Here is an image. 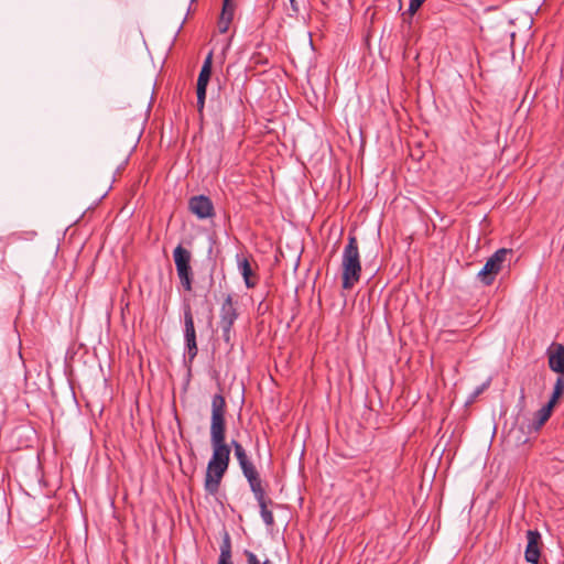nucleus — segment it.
I'll return each instance as SVG.
<instances>
[{
    "instance_id": "obj_1",
    "label": "nucleus",
    "mask_w": 564,
    "mask_h": 564,
    "mask_svg": "<svg viewBox=\"0 0 564 564\" xmlns=\"http://www.w3.org/2000/svg\"><path fill=\"white\" fill-rule=\"evenodd\" d=\"M226 412L227 403L224 395L220 393L215 394L212 398L209 429L213 454L207 464L204 480V489L210 496L218 494L221 480L230 463V446L226 443Z\"/></svg>"
},
{
    "instance_id": "obj_2",
    "label": "nucleus",
    "mask_w": 564,
    "mask_h": 564,
    "mask_svg": "<svg viewBox=\"0 0 564 564\" xmlns=\"http://www.w3.org/2000/svg\"><path fill=\"white\" fill-rule=\"evenodd\" d=\"M343 289L350 290L359 282L361 275V263L356 236H348V243L343 252Z\"/></svg>"
},
{
    "instance_id": "obj_3",
    "label": "nucleus",
    "mask_w": 564,
    "mask_h": 564,
    "mask_svg": "<svg viewBox=\"0 0 564 564\" xmlns=\"http://www.w3.org/2000/svg\"><path fill=\"white\" fill-rule=\"evenodd\" d=\"M513 250L501 248L498 249L485 263L478 272V279L487 286L491 285L499 272L505 268V263H511Z\"/></svg>"
},
{
    "instance_id": "obj_4",
    "label": "nucleus",
    "mask_w": 564,
    "mask_h": 564,
    "mask_svg": "<svg viewBox=\"0 0 564 564\" xmlns=\"http://www.w3.org/2000/svg\"><path fill=\"white\" fill-rule=\"evenodd\" d=\"M173 258L182 286L185 291H192L191 252L182 245H178L173 251Z\"/></svg>"
},
{
    "instance_id": "obj_5",
    "label": "nucleus",
    "mask_w": 564,
    "mask_h": 564,
    "mask_svg": "<svg viewBox=\"0 0 564 564\" xmlns=\"http://www.w3.org/2000/svg\"><path fill=\"white\" fill-rule=\"evenodd\" d=\"M229 446L230 448H234L235 456L241 468L242 475L246 477L249 484V487L262 482L259 471L257 470L253 463L249 459L243 446L238 441L235 440L231 441Z\"/></svg>"
},
{
    "instance_id": "obj_6",
    "label": "nucleus",
    "mask_w": 564,
    "mask_h": 564,
    "mask_svg": "<svg viewBox=\"0 0 564 564\" xmlns=\"http://www.w3.org/2000/svg\"><path fill=\"white\" fill-rule=\"evenodd\" d=\"M184 341L187 360L189 364H192L197 356L198 348L196 341L194 316L192 313V307L188 303L184 305Z\"/></svg>"
},
{
    "instance_id": "obj_7",
    "label": "nucleus",
    "mask_w": 564,
    "mask_h": 564,
    "mask_svg": "<svg viewBox=\"0 0 564 564\" xmlns=\"http://www.w3.org/2000/svg\"><path fill=\"white\" fill-rule=\"evenodd\" d=\"M251 492L254 496V499L257 500L259 508H260V516L263 520V522L268 527H272L274 524V518L271 510H269V506L273 505V501L271 498L268 497L267 491L264 489L263 482L257 484L252 487H250Z\"/></svg>"
},
{
    "instance_id": "obj_8",
    "label": "nucleus",
    "mask_w": 564,
    "mask_h": 564,
    "mask_svg": "<svg viewBox=\"0 0 564 564\" xmlns=\"http://www.w3.org/2000/svg\"><path fill=\"white\" fill-rule=\"evenodd\" d=\"M188 209L198 219H207L215 216V207L212 199L206 195H195L188 199Z\"/></svg>"
},
{
    "instance_id": "obj_9",
    "label": "nucleus",
    "mask_w": 564,
    "mask_h": 564,
    "mask_svg": "<svg viewBox=\"0 0 564 564\" xmlns=\"http://www.w3.org/2000/svg\"><path fill=\"white\" fill-rule=\"evenodd\" d=\"M238 317L237 302L234 301L231 294H226L219 310V326L234 327Z\"/></svg>"
},
{
    "instance_id": "obj_10",
    "label": "nucleus",
    "mask_w": 564,
    "mask_h": 564,
    "mask_svg": "<svg viewBox=\"0 0 564 564\" xmlns=\"http://www.w3.org/2000/svg\"><path fill=\"white\" fill-rule=\"evenodd\" d=\"M541 533L538 530H528L527 531V547L524 551V558L527 562L531 564L540 563L541 555Z\"/></svg>"
},
{
    "instance_id": "obj_11",
    "label": "nucleus",
    "mask_w": 564,
    "mask_h": 564,
    "mask_svg": "<svg viewBox=\"0 0 564 564\" xmlns=\"http://www.w3.org/2000/svg\"><path fill=\"white\" fill-rule=\"evenodd\" d=\"M549 368L564 376V345L553 343L546 350Z\"/></svg>"
},
{
    "instance_id": "obj_12",
    "label": "nucleus",
    "mask_w": 564,
    "mask_h": 564,
    "mask_svg": "<svg viewBox=\"0 0 564 564\" xmlns=\"http://www.w3.org/2000/svg\"><path fill=\"white\" fill-rule=\"evenodd\" d=\"M236 3L232 0H224L223 10L218 20V30L220 33H226L234 20Z\"/></svg>"
},
{
    "instance_id": "obj_13",
    "label": "nucleus",
    "mask_w": 564,
    "mask_h": 564,
    "mask_svg": "<svg viewBox=\"0 0 564 564\" xmlns=\"http://www.w3.org/2000/svg\"><path fill=\"white\" fill-rule=\"evenodd\" d=\"M212 69H213V52H209L203 63L202 68H200V72H199V75L197 78L196 90H202V91L207 90V85H208L210 76H212Z\"/></svg>"
},
{
    "instance_id": "obj_14",
    "label": "nucleus",
    "mask_w": 564,
    "mask_h": 564,
    "mask_svg": "<svg viewBox=\"0 0 564 564\" xmlns=\"http://www.w3.org/2000/svg\"><path fill=\"white\" fill-rule=\"evenodd\" d=\"M238 269L243 278L245 284L248 289L254 288L258 283L257 279H253L254 273L252 271L249 260L245 257L237 256Z\"/></svg>"
},
{
    "instance_id": "obj_15",
    "label": "nucleus",
    "mask_w": 564,
    "mask_h": 564,
    "mask_svg": "<svg viewBox=\"0 0 564 564\" xmlns=\"http://www.w3.org/2000/svg\"><path fill=\"white\" fill-rule=\"evenodd\" d=\"M218 564H232L231 562V541L227 532H225L223 542L220 544V555Z\"/></svg>"
},
{
    "instance_id": "obj_16",
    "label": "nucleus",
    "mask_w": 564,
    "mask_h": 564,
    "mask_svg": "<svg viewBox=\"0 0 564 564\" xmlns=\"http://www.w3.org/2000/svg\"><path fill=\"white\" fill-rule=\"evenodd\" d=\"M554 405L546 403L543 405L534 416L533 425L535 430H539L551 416Z\"/></svg>"
},
{
    "instance_id": "obj_17",
    "label": "nucleus",
    "mask_w": 564,
    "mask_h": 564,
    "mask_svg": "<svg viewBox=\"0 0 564 564\" xmlns=\"http://www.w3.org/2000/svg\"><path fill=\"white\" fill-rule=\"evenodd\" d=\"M563 393H564V376L560 375L555 381L554 389H553L552 395L549 400V403H551L552 405L555 406L558 399L562 397Z\"/></svg>"
},
{
    "instance_id": "obj_18",
    "label": "nucleus",
    "mask_w": 564,
    "mask_h": 564,
    "mask_svg": "<svg viewBox=\"0 0 564 564\" xmlns=\"http://www.w3.org/2000/svg\"><path fill=\"white\" fill-rule=\"evenodd\" d=\"M219 327L221 329V337H223L224 341L226 343V345L229 348H232V346H234L232 340H231L232 327L231 326H219Z\"/></svg>"
},
{
    "instance_id": "obj_19",
    "label": "nucleus",
    "mask_w": 564,
    "mask_h": 564,
    "mask_svg": "<svg viewBox=\"0 0 564 564\" xmlns=\"http://www.w3.org/2000/svg\"><path fill=\"white\" fill-rule=\"evenodd\" d=\"M197 95V111L199 113H203L204 106H205V99H206V91L196 90Z\"/></svg>"
},
{
    "instance_id": "obj_20",
    "label": "nucleus",
    "mask_w": 564,
    "mask_h": 564,
    "mask_svg": "<svg viewBox=\"0 0 564 564\" xmlns=\"http://www.w3.org/2000/svg\"><path fill=\"white\" fill-rule=\"evenodd\" d=\"M243 554L247 558L248 564H261V562L259 561V558L257 557V555L253 552H251L249 550H245Z\"/></svg>"
},
{
    "instance_id": "obj_21",
    "label": "nucleus",
    "mask_w": 564,
    "mask_h": 564,
    "mask_svg": "<svg viewBox=\"0 0 564 564\" xmlns=\"http://www.w3.org/2000/svg\"><path fill=\"white\" fill-rule=\"evenodd\" d=\"M423 2V0H410L409 12L411 14H414L420 9Z\"/></svg>"
},
{
    "instance_id": "obj_22",
    "label": "nucleus",
    "mask_w": 564,
    "mask_h": 564,
    "mask_svg": "<svg viewBox=\"0 0 564 564\" xmlns=\"http://www.w3.org/2000/svg\"><path fill=\"white\" fill-rule=\"evenodd\" d=\"M289 1H290L291 10H292V13H290L289 15H291V17L296 15L300 11L296 0H289Z\"/></svg>"
},
{
    "instance_id": "obj_23",
    "label": "nucleus",
    "mask_w": 564,
    "mask_h": 564,
    "mask_svg": "<svg viewBox=\"0 0 564 564\" xmlns=\"http://www.w3.org/2000/svg\"><path fill=\"white\" fill-rule=\"evenodd\" d=\"M254 63H264L267 64V61L262 62V58H258L257 56H253Z\"/></svg>"
},
{
    "instance_id": "obj_24",
    "label": "nucleus",
    "mask_w": 564,
    "mask_h": 564,
    "mask_svg": "<svg viewBox=\"0 0 564 564\" xmlns=\"http://www.w3.org/2000/svg\"><path fill=\"white\" fill-rule=\"evenodd\" d=\"M481 391H482V388H479V389L475 392V394L477 395V394H479Z\"/></svg>"
},
{
    "instance_id": "obj_25",
    "label": "nucleus",
    "mask_w": 564,
    "mask_h": 564,
    "mask_svg": "<svg viewBox=\"0 0 564 564\" xmlns=\"http://www.w3.org/2000/svg\"><path fill=\"white\" fill-rule=\"evenodd\" d=\"M263 564H272V563H271V561L265 560V561L263 562Z\"/></svg>"
}]
</instances>
